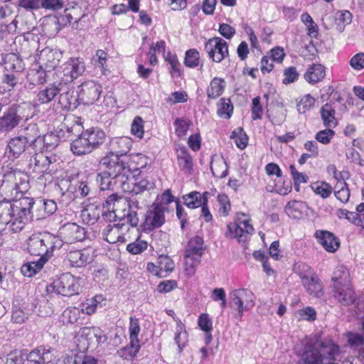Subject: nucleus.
Returning a JSON list of instances; mask_svg holds the SVG:
<instances>
[{"instance_id": "nucleus-53", "label": "nucleus", "mask_w": 364, "mask_h": 364, "mask_svg": "<svg viewBox=\"0 0 364 364\" xmlns=\"http://www.w3.org/2000/svg\"><path fill=\"white\" fill-rule=\"evenodd\" d=\"M347 341L349 346L355 349H363L364 337L359 333L349 332L347 333Z\"/></svg>"}, {"instance_id": "nucleus-52", "label": "nucleus", "mask_w": 364, "mask_h": 364, "mask_svg": "<svg viewBox=\"0 0 364 364\" xmlns=\"http://www.w3.org/2000/svg\"><path fill=\"white\" fill-rule=\"evenodd\" d=\"M165 60L171 65L170 73L172 77L181 76V63L178 61L177 56L174 54L168 53L167 56L165 58Z\"/></svg>"}, {"instance_id": "nucleus-62", "label": "nucleus", "mask_w": 364, "mask_h": 364, "mask_svg": "<svg viewBox=\"0 0 364 364\" xmlns=\"http://www.w3.org/2000/svg\"><path fill=\"white\" fill-rule=\"evenodd\" d=\"M335 135V132L331 129V128H328L319 131L316 134V139L323 144H328L331 142V140Z\"/></svg>"}, {"instance_id": "nucleus-54", "label": "nucleus", "mask_w": 364, "mask_h": 364, "mask_svg": "<svg viewBox=\"0 0 364 364\" xmlns=\"http://www.w3.org/2000/svg\"><path fill=\"white\" fill-rule=\"evenodd\" d=\"M158 264L159 269L166 273L171 272L175 267V264L172 259L168 255H161L158 258Z\"/></svg>"}, {"instance_id": "nucleus-24", "label": "nucleus", "mask_w": 364, "mask_h": 364, "mask_svg": "<svg viewBox=\"0 0 364 364\" xmlns=\"http://www.w3.org/2000/svg\"><path fill=\"white\" fill-rule=\"evenodd\" d=\"M18 107L12 106L4 112V115L0 117V131L9 132L14 129L20 122L22 117L18 114Z\"/></svg>"}, {"instance_id": "nucleus-63", "label": "nucleus", "mask_w": 364, "mask_h": 364, "mask_svg": "<svg viewBox=\"0 0 364 364\" xmlns=\"http://www.w3.org/2000/svg\"><path fill=\"white\" fill-rule=\"evenodd\" d=\"M218 201L220 203L219 213L223 216H227L230 210V203L228 196L225 194L218 196Z\"/></svg>"}, {"instance_id": "nucleus-27", "label": "nucleus", "mask_w": 364, "mask_h": 364, "mask_svg": "<svg viewBox=\"0 0 364 364\" xmlns=\"http://www.w3.org/2000/svg\"><path fill=\"white\" fill-rule=\"evenodd\" d=\"M26 141L31 149L36 151L37 147H40L41 139H40L41 133L36 124H28L23 131V133L18 136Z\"/></svg>"}, {"instance_id": "nucleus-43", "label": "nucleus", "mask_w": 364, "mask_h": 364, "mask_svg": "<svg viewBox=\"0 0 364 364\" xmlns=\"http://www.w3.org/2000/svg\"><path fill=\"white\" fill-rule=\"evenodd\" d=\"M230 137L235 140V143L239 149H244L247 146L248 137L242 127L233 130Z\"/></svg>"}, {"instance_id": "nucleus-31", "label": "nucleus", "mask_w": 364, "mask_h": 364, "mask_svg": "<svg viewBox=\"0 0 364 364\" xmlns=\"http://www.w3.org/2000/svg\"><path fill=\"white\" fill-rule=\"evenodd\" d=\"M84 136L91 146L92 151L102 144L105 139V133L97 128H90L82 131Z\"/></svg>"}, {"instance_id": "nucleus-8", "label": "nucleus", "mask_w": 364, "mask_h": 364, "mask_svg": "<svg viewBox=\"0 0 364 364\" xmlns=\"http://www.w3.org/2000/svg\"><path fill=\"white\" fill-rule=\"evenodd\" d=\"M23 200H28V221L35 218L41 220L53 215L57 210L56 203L53 200L37 198L33 200L30 198H23Z\"/></svg>"}, {"instance_id": "nucleus-11", "label": "nucleus", "mask_w": 364, "mask_h": 364, "mask_svg": "<svg viewBox=\"0 0 364 364\" xmlns=\"http://www.w3.org/2000/svg\"><path fill=\"white\" fill-rule=\"evenodd\" d=\"M139 168H132L129 174L127 176L128 180L125 181L127 189H122L124 192L132 194V196H137L146 191H149L154 187V183L148 179V178H136L139 174Z\"/></svg>"}, {"instance_id": "nucleus-22", "label": "nucleus", "mask_w": 364, "mask_h": 364, "mask_svg": "<svg viewBox=\"0 0 364 364\" xmlns=\"http://www.w3.org/2000/svg\"><path fill=\"white\" fill-rule=\"evenodd\" d=\"M314 345L320 351L323 361H335L340 354V347L331 339L316 340Z\"/></svg>"}, {"instance_id": "nucleus-47", "label": "nucleus", "mask_w": 364, "mask_h": 364, "mask_svg": "<svg viewBox=\"0 0 364 364\" xmlns=\"http://www.w3.org/2000/svg\"><path fill=\"white\" fill-rule=\"evenodd\" d=\"M173 124L176 135L181 138L186 135L191 122L187 118H177L175 119Z\"/></svg>"}, {"instance_id": "nucleus-34", "label": "nucleus", "mask_w": 364, "mask_h": 364, "mask_svg": "<svg viewBox=\"0 0 364 364\" xmlns=\"http://www.w3.org/2000/svg\"><path fill=\"white\" fill-rule=\"evenodd\" d=\"M325 68L321 64L311 65L304 74V78L309 83H316L325 76Z\"/></svg>"}, {"instance_id": "nucleus-46", "label": "nucleus", "mask_w": 364, "mask_h": 364, "mask_svg": "<svg viewBox=\"0 0 364 364\" xmlns=\"http://www.w3.org/2000/svg\"><path fill=\"white\" fill-rule=\"evenodd\" d=\"M335 196L342 203H347L350 198V190L346 182H340L335 186Z\"/></svg>"}, {"instance_id": "nucleus-56", "label": "nucleus", "mask_w": 364, "mask_h": 364, "mask_svg": "<svg viewBox=\"0 0 364 364\" xmlns=\"http://www.w3.org/2000/svg\"><path fill=\"white\" fill-rule=\"evenodd\" d=\"M82 217L88 224H95L100 218V212L97 207H90L82 211Z\"/></svg>"}, {"instance_id": "nucleus-4", "label": "nucleus", "mask_w": 364, "mask_h": 364, "mask_svg": "<svg viewBox=\"0 0 364 364\" xmlns=\"http://www.w3.org/2000/svg\"><path fill=\"white\" fill-rule=\"evenodd\" d=\"M63 240L48 233L32 235L28 240V251L31 255L40 256L41 259L48 261L55 249L62 247Z\"/></svg>"}, {"instance_id": "nucleus-9", "label": "nucleus", "mask_w": 364, "mask_h": 364, "mask_svg": "<svg viewBox=\"0 0 364 364\" xmlns=\"http://www.w3.org/2000/svg\"><path fill=\"white\" fill-rule=\"evenodd\" d=\"M230 305L237 310L238 316L241 318L245 311H247L254 306V294L246 289H235L230 292Z\"/></svg>"}, {"instance_id": "nucleus-36", "label": "nucleus", "mask_w": 364, "mask_h": 364, "mask_svg": "<svg viewBox=\"0 0 364 364\" xmlns=\"http://www.w3.org/2000/svg\"><path fill=\"white\" fill-rule=\"evenodd\" d=\"M139 341H131L129 344L119 349L117 354L119 357L128 360H133L140 350Z\"/></svg>"}, {"instance_id": "nucleus-21", "label": "nucleus", "mask_w": 364, "mask_h": 364, "mask_svg": "<svg viewBox=\"0 0 364 364\" xmlns=\"http://www.w3.org/2000/svg\"><path fill=\"white\" fill-rule=\"evenodd\" d=\"M59 233L66 243L82 240L85 237V229L75 223H68L61 226Z\"/></svg>"}, {"instance_id": "nucleus-10", "label": "nucleus", "mask_w": 364, "mask_h": 364, "mask_svg": "<svg viewBox=\"0 0 364 364\" xmlns=\"http://www.w3.org/2000/svg\"><path fill=\"white\" fill-rule=\"evenodd\" d=\"M239 213L235 217V222L230 223L228 225V230L225 237L229 238H236L239 242H245L250 235H252L255 229L250 224L248 219L241 220L239 218Z\"/></svg>"}, {"instance_id": "nucleus-58", "label": "nucleus", "mask_w": 364, "mask_h": 364, "mask_svg": "<svg viewBox=\"0 0 364 364\" xmlns=\"http://www.w3.org/2000/svg\"><path fill=\"white\" fill-rule=\"evenodd\" d=\"M315 99L310 94L304 95L297 103V110L299 113L304 114L314 104Z\"/></svg>"}, {"instance_id": "nucleus-59", "label": "nucleus", "mask_w": 364, "mask_h": 364, "mask_svg": "<svg viewBox=\"0 0 364 364\" xmlns=\"http://www.w3.org/2000/svg\"><path fill=\"white\" fill-rule=\"evenodd\" d=\"M113 94L114 92H102V98L98 105L104 106L107 109L117 107V100Z\"/></svg>"}, {"instance_id": "nucleus-55", "label": "nucleus", "mask_w": 364, "mask_h": 364, "mask_svg": "<svg viewBox=\"0 0 364 364\" xmlns=\"http://www.w3.org/2000/svg\"><path fill=\"white\" fill-rule=\"evenodd\" d=\"M312 189L316 194L321 196L323 198L330 196L332 193V187L326 182H318L312 186Z\"/></svg>"}, {"instance_id": "nucleus-32", "label": "nucleus", "mask_w": 364, "mask_h": 364, "mask_svg": "<svg viewBox=\"0 0 364 364\" xmlns=\"http://www.w3.org/2000/svg\"><path fill=\"white\" fill-rule=\"evenodd\" d=\"M307 208V205L302 201L292 200L289 202L285 206L286 213L294 219L301 218Z\"/></svg>"}, {"instance_id": "nucleus-30", "label": "nucleus", "mask_w": 364, "mask_h": 364, "mask_svg": "<svg viewBox=\"0 0 364 364\" xmlns=\"http://www.w3.org/2000/svg\"><path fill=\"white\" fill-rule=\"evenodd\" d=\"M177 162L181 171L191 174L193 168L192 156L186 147H180L177 151Z\"/></svg>"}, {"instance_id": "nucleus-25", "label": "nucleus", "mask_w": 364, "mask_h": 364, "mask_svg": "<svg viewBox=\"0 0 364 364\" xmlns=\"http://www.w3.org/2000/svg\"><path fill=\"white\" fill-rule=\"evenodd\" d=\"M318 242L328 252H335L340 247L339 239L327 230H316L314 234Z\"/></svg>"}, {"instance_id": "nucleus-12", "label": "nucleus", "mask_w": 364, "mask_h": 364, "mask_svg": "<svg viewBox=\"0 0 364 364\" xmlns=\"http://www.w3.org/2000/svg\"><path fill=\"white\" fill-rule=\"evenodd\" d=\"M132 145V141L129 137L113 138L109 144V151L105 157H115L119 164H122L125 167H131V165L128 164L124 159H121L120 156L126 155L130 151Z\"/></svg>"}, {"instance_id": "nucleus-29", "label": "nucleus", "mask_w": 364, "mask_h": 364, "mask_svg": "<svg viewBox=\"0 0 364 364\" xmlns=\"http://www.w3.org/2000/svg\"><path fill=\"white\" fill-rule=\"evenodd\" d=\"M320 351L314 344L306 343L299 360V364H323Z\"/></svg>"}, {"instance_id": "nucleus-61", "label": "nucleus", "mask_w": 364, "mask_h": 364, "mask_svg": "<svg viewBox=\"0 0 364 364\" xmlns=\"http://www.w3.org/2000/svg\"><path fill=\"white\" fill-rule=\"evenodd\" d=\"M124 204V199L117 193H114L109 196L103 203V208L107 210L114 209L115 206Z\"/></svg>"}, {"instance_id": "nucleus-14", "label": "nucleus", "mask_w": 364, "mask_h": 364, "mask_svg": "<svg viewBox=\"0 0 364 364\" xmlns=\"http://www.w3.org/2000/svg\"><path fill=\"white\" fill-rule=\"evenodd\" d=\"M205 50L213 61L220 63L228 55V44L220 37L209 39L205 44Z\"/></svg>"}, {"instance_id": "nucleus-17", "label": "nucleus", "mask_w": 364, "mask_h": 364, "mask_svg": "<svg viewBox=\"0 0 364 364\" xmlns=\"http://www.w3.org/2000/svg\"><path fill=\"white\" fill-rule=\"evenodd\" d=\"M62 58L63 52L60 50L46 48L39 55L40 67L45 72H51L58 67Z\"/></svg>"}, {"instance_id": "nucleus-23", "label": "nucleus", "mask_w": 364, "mask_h": 364, "mask_svg": "<svg viewBox=\"0 0 364 364\" xmlns=\"http://www.w3.org/2000/svg\"><path fill=\"white\" fill-rule=\"evenodd\" d=\"M167 210L163 205H153L152 209L147 212L145 225L148 230L161 227L165 223L164 213Z\"/></svg>"}, {"instance_id": "nucleus-41", "label": "nucleus", "mask_w": 364, "mask_h": 364, "mask_svg": "<svg viewBox=\"0 0 364 364\" xmlns=\"http://www.w3.org/2000/svg\"><path fill=\"white\" fill-rule=\"evenodd\" d=\"M46 262L38 259L36 262H27L21 266V272L24 276L31 277L42 269Z\"/></svg>"}, {"instance_id": "nucleus-60", "label": "nucleus", "mask_w": 364, "mask_h": 364, "mask_svg": "<svg viewBox=\"0 0 364 364\" xmlns=\"http://www.w3.org/2000/svg\"><path fill=\"white\" fill-rule=\"evenodd\" d=\"M132 134L139 138H142L144 135V120L139 117H134L131 127Z\"/></svg>"}, {"instance_id": "nucleus-50", "label": "nucleus", "mask_w": 364, "mask_h": 364, "mask_svg": "<svg viewBox=\"0 0 364 364\" xmlns=\"http://www.w3.org/2000/svg\"><path fill=\"white\" fill-rule=\"evenodd\" d=\"M295 272L299 274L302 284L316 275L314 271L306 264H299L295 267Z\"/></svg>"}, {"instance_id": "nucleus-64", "label": "nucleus", "mask_w": 364, "mask_h": 364, "mask_svg": "<svg viewBox=\"0 0 364 364\" xmlns=\"http://www.w3.org/2000/svg\"><path fill=\"white\" fill-rule=\"evenodd\" d=\"M146 248L147 242L144 240H136L127 246V250L133 255L139 254Z\"/></svg>"}, {"instance_id": "nucleus-6", "label": "nucleus", "mask_w": 364, "mask_h": 364, "mask_svg": "<svg viewBox=\"0 0 364 364\" xmlns=\"http://www.w3.org/2000/svg\"><path fill=\"white\" fill-rule=\"evenodd\" d=\"M81 278L75 277L69 272L63 274L50 286L52 291L65 296L78 294L82 287Z\"/></svg>"}, {"instance_id": "nucleus-28", "label": "nucleus", "mask_w": 364, "mask_h": 364, "mask_svg": "<svg viewBox=\"0 0 364 364\" xmlns=\"http://www.w3.org/2000/svg\"><path fill=\"white\" fill-rule=\"evenodd\" d=\"M67 259L73 267H82L92 262V255L90 250H73L68 253Z\"/></svg>"}, {"instance_id": "nucleus-49", "label": "nucleus", "mask_w": 364, "mask_h": 364, "mask_svg": "<svg viewBox=\"0 0 364 364\" xmlns=\"http://www.w3.org/2000/svg\"><path fill=\"white\" fill-rule=\"evenodd\" d=\"M40 139H41V144L40 147H37L36 151L42 150L47 151L53 149L57 145L58 138L55 135H41Z\"/></svg>"}, {"instance_id": "nucleus-20", "label": "nucleus", "mask_w": 364, "mask_h": 364, "mask_svg": "<svg viewBox=\"0 0 364 364\" xmlns=\"http://www.w3.org/2000/svg\"><path fill=\"white\" fill-rule=\"evenodd\" d=\"M55 357L53 348L39 346L29 353L27 360L28 364H49L55 359Z\"/></svg>"}, {"instance_id": "nucleus-48", "label": "nucleus", "mask_w": 364, "mask_h": 364, "mask_svg": "<svg viewBox=\"0 0 364 364\" xmlns=\"http://www.w3.org/2000/svg\"><path fill=\"white\" fill-rule=\"evenodd\" d=\"M77 97L84 105H90L96 103L97 105L102 98V92H77Z\"/></svg>"}, {"instance_id": "nucleus-39", "label": "nucleus", "mask_w": 364, "mask_h": 364, "mask_svg": "<svg viewBox=\"0 0 364 364\" xmlns=\"http://www.w3.org/2000/svg\"><path fill=\"white\" fill-rule=\"evenodd\" d=\"M65 18L69 23H77L85 14L78 4L70 5L65 9Z\"/></svg>"}, {"instance_id": "nucleus-44", "label": "nucleus", "mask_w": 364, "mask_h": 364, "mask_svg": "<svg viewBox=\"0 0 364 364\" xmlns=\"http://www.w3.org/2000/svg\"><path fill=\"white\" fill-rule=\"evenodd\" d=\"M174 341L178 346V353H181L188 341L187 332L186 330H183V326L181 324L177 326Z\"/></svg>"}, {"instance_id": "nucleus-18", "label": "nucleus", "mask_w": 364, "mask_h": 364, "mask_svg": "<svg viewBox=\"0 0 364 364\" xmlns=\"http://www.w3.org/2000/svg\"><path fill=\"white\" fill-rule=\"evenodd\" d=\"M31 146L18 136L9 140L7 144L5 155L11 161L23 157L27 153L31 154Z\"/></svg>"}, {"instance_id": "nucleus-38", "label": "nucleus", "mask_w": 364, "mask_h": 364, "mask_svg": "<svg viewBox=\"0 0 364 364\" xmlns=\"http://www.w3.org/2000/svg\"><path fill=\"white\" fill-rule=\"evenodd\" d=\"M303 285L310 295L316 298H320L323 295V287L317 274L310 278L309 281L304 282Z\"/></svg>"}, {"instance_id": "nucleus-33", "label": "nucleus", "mask_w": 364, "mask_h": 364, "mask_svg": "<svg viewBox=\"0 0 364 364\" xmlns=\"http://www.w3.org/2000/svg\"><path fill=\"white\" fill-rule=\"evenodd\" d=\"M105 298L102 295H96L91 299H87L81 305V311L82 313L91 315L95 312L97 308H102L105 305Z\"/></svg>"}, {"instance_id": "nucleus-3", "label": "nucleus", "mask_w": 364, "mask_h": 364, "mask_svg": "<svg viewBox=\"0 0 364 364\" xmlns=\"http://www.w3.org/2000/svg\"><path fill=\"white\" fill-rule=\"evenodd\" d=\"M28 177L20 170H12L5 173L0 181V193L4 200H16L19 196L28 189Z\"/></svg>"}, {"instance_id": "nucleus-35", "label": "nucleus", "mask_w": 364, "mask_h": 364, "mask_svg": "<svg viewBox=\"0 0 364 364\" xmlns=\"http://www.w3.org/2000/svg\"><path fill=\"white\" fill-rule=\"evenodd\" d=\"M332 281L333 286L348 285L350 283L348 269L343 265L336 267L333 273Z\"/></svg>"}, {"instance_id": "nucleus-13", "label": "nucleus", "mask_w": 364, "mask_h": 364, "mask_svg": "<svg viewBox=\"0 0 364 364\" xmlns=\"http://www.w3.org/2000/svg\"><path fill=\"white\" fill-rule=\"evenodd\" d=\"M129 224L125 222L107 225L102 230V238L110 244L124 242L125 235L129 231Z\"/></svg>"}, {"instance_id": "nucleus-16", "label": "nucleus", "mask_w": 364, "mask_h": 364, "mask_svg": "<svg viewBox=\"0 0 364 364\" xmlns=\"http://www.w3.org/2000/svg\"><path fill=\"white\" fill-rule=\"evenodd\" d=\"M85 65L82 58H70L63 65V81L70 82L73 80L77 79L85 72Z\"/></svg>"}, {"instance_id": "nucleus-37", "label": "nucleus", "mask_w": 364, "mask_h": 364, "mask_svg": "<svg viewBox=\"0 0 364 364\" xmlns=\"http://www.w3.org/2000/svg\"><path fill=\"white\" fill-rule=\"evenodd\" d=\"M321 119L325 127L334 128L337 125V121L335 117V109L328 103L322 106L321 111Z\"/></svg>"}, {"instance_id": "nucleus-1", "label": "nucleus", "mask_w": 364, "mask_h": 364, "mask_svg": "<svg viewBox=\"0 0 364 364\" xmlns=\"http://www.w3.org/2000/svg\"><path fill=\"white\" fill-rule=\"evenodd\" d=\"M117 159L103 157L100 164L105 170L98 173L96 181L101 191H116L128 188L125 181L128 180L127 176L130 173L131 167H125L119 164Z\"/></svg>"}, {"instance_id": "nucleus-26", "label": "nucleus", "mask_w": 364, "mask_h": 364, "mask_svg": "<svg viewBox=\"0 0 364 364\" xmlns=\"http://www.w3.org/2000/svg\"><path fill=\"white\" fill-rule=\"evenodd\" d=\"M333 297L343 306H348L355 301L356 296L350 284L343 286H333Z\"/></svg>"}, {"instance_id": "nucleus-51", "label": "nucleus", "mask_w": 364, "mask_h": 364, "mask_svg": "<svg viewBox=\"0 0 364 364\" xmlns=\"http://www.w3.org/2000/svg\"><path fill=\"white\" fill-rule=\"evenodd\" d=\"M233 110V106L230 102V99L221 98L218 103V114L220 117H224L227 119L231 117Z\"/></svg>"}, {"instance_id": "nucleus-42", "label": "nucleus", "mask_w": 364, "mask_h": 364, "mask_svg": "<svg viewBox=\"0 0 364 364\" xmlns=\"http://www.w3.org/2000/svg\"><path fill=\"white\" fill-rule=\"evenodd\" d=\"M4 68L7 71L20 72L22 69V61L15 54H11L4 60Z\"/></svg>"}, {"instance_id": "nucleus-7", "label": "nucleus", "mask_w": 364, "mask_h": 364, "mask_svg": "<svg viewBox=\"0 0 364 364\" xmlns=\"http://www.w3.org/2000/svg\"><path fill=\"white\" fill-rule=\"evenodd\" d=\"M203 239L200 236L192 237L185 252L186 271L188 274L194 273V268L200 262L204 253Z\"/></svg>"}, {"instance_id": "nucleus-5", "label": "nucleus", "mask_w": 364, "mask_h": 364, "mask_svg": "<svg viewBox=\"0 0 364 364\" xmlns=\"http://www.w3.org/2000/svg\"><path fill=\"white\" fill-rule=\"evenodd\" d=\"M63 126L68 132L78 134L77 138L70 144V149L74 154L81 156L92 151L86 137L84 136L83 132H81L82 127L80 117L74 115L67 116Z\"/></svg>"}, {"instance_id": "nucleus-40", "label": "nucleus", "mask_w": 364, "mask_h": 364, "mask_svg": "<svg viewBox=\"0 0 364 364\" xmlns=\"http://www.w3.org/2000/svg\"><path fill=\"white\" fill-rule=\"evenodd\" d=\"M204 199V193L201 194L198 191H192L183 196L184 204L189 208H196L202 205Z\"/></svg>"}, {"instance_id": "nucleus-15", "label": "nucleus", "mask_w": 364, "mask_h": 364, "mask_svg": "<svg viewBox=\"0 0 364 364\" xmlns=\"http://www.w3.org/2000/svg\"><path fill=\"white\" fill-rule=\"evenodd\" d=\"M102 216L107 220L129 224L132 228H136L139 223V218L136 211L126 210L124 208L120 210L118 209H109L102 213Z\"/></svg>"}, {"instance_id": "nucleus-45", "label": "nucleus", "mask_w": 364, "mask_h": 364, "mask_svg": "<svg viewBox=\"0 0 364 364\" xmlns=\"http://www.w3.org/2000/svg\"><path fill=\"white\" fill-rule=\"evenodd\" d=\"M184 65L192 68L200 65V53L196 49H189L186 52Z\"/></svg>"}, {"instance_id": "nucleus-19", "label": "nucleus", "mask_w": 364, "mask_h": 364, "mask_svg": "<svg viewBox=\"0 0 364 364\" xmlns=\"http://www.w3.org/2000/svg\"><path fill=\"white\" fill-rule=\"evenodd\" d=\"M33 156L30 159L28 164L29 169L38 174L46 173L50 165L53 163V159L55 157L47 152L42 151H33Z\"/></svg>"}, {"instance_id": "nucleus-2", "label": "nucleus", "mask_w": 364, "mask_h": 364, "mask_svg": "<svg viewBox=\"0 0 364 364\" xmlns=\"http://www.w3.org/2000/svg\"><path fill=\"white\" fill-rule=\"evenodd\" d=\"M28 200L19 198L16 200L0 201V230L9 225L13 232L23 230L28 222Z\"/></svg>"}, {"instance_id": "nucleus-57", "label": "nucleus", "mask_w": 364, "mask_h": 364, "mask_svg": "<svg viewBox=\"0 0 364 364\" xmlns=\"http://www.w3.org/2000/svg\"><path fill=\"white\" fill-rule=\"evenodd\" d=\"M141 331L139 320L135 317L129 318V339L131 341H139L138 338L139 333Z\"/></svg>"}]
</instances>
